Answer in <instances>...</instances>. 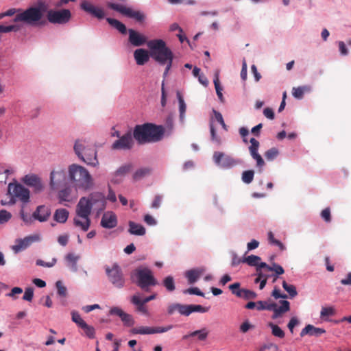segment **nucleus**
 <instances>
[{
    "label": "nucleus",
    "mask_w": 351,
    "mask_h": 351,
    "mask_svg": "<svg viewBox=\"0 0 351 351\" xmlns=\"http://www.w3.org/2000/svg\"><path fill=\"white\" fill-rule=\"evenodd\" d=\"M19 29V27L16 25H0V32L1 33H7L10 32H16Z\"/></svg>",
    "instance_id": "bf43d9fd"
},
{
    "label": "nucleus",
    "mask_w": 351,
    "mask_h": 351,
    "mask_svg": "<svg viewBox=\"0 0 351 351\" xmlns=\"http://www.w3.org/2000/svg\"><path fill=\"white\" fill-rule=\"evenodd\" d=\"M22 182L25 184L32 187L36 193H39L44 189L40 178L35 174H27L22 179Z\"/></svg>",
    "instance_id": "a211bd4d"
},
{
    "label": "nucleus",
    "mask_w": 351,
    "mask_h": 351,
    "mask_svg": "<svg viewBox=\"0 0 351 351\" xmlns=\"http://www.w3.org/2000/svg\"><path fill=\"white\" fill-rule=\"evenodd\" d=\"M56 286L57 288V293L58 295L60 297L65 298L67 295V289L66 287L63 285L62 282L60 280H58L56 283Z\"/></svg>",
    "instance_id": "3c124183"
},
{
    "label": "nucleus",
    "mask_w": 351,
    "mask_h": 351,
    "mask_svg": "<svg viewBox=\"0 0 351 351\" xmlns=\"http://www.w3.org/2000/svg\"><path fill=\"white\" fill-rule=\"evenodd\" d=\"M69 176L73 186L80 189L88 190L93 186V180L86 169L76 164L69 167Z\"/></svg>",
    "instance_id": "7ed1b4c3"
},
{
    "label": "nucleus",
    "mask_w": 351,
    "mask_h": 351,
    "mask_svg": "<svg viewBox=\"0 0 351 351\" xmlns=\"http://www.w3.org/2000/svg\"><path fill=\"white\" fill-rule=\"evenodd\" d=\"M43 14L39 8L30 7L21 13L16 14L14 22L23 21L27 24H34L42 18Z\"/></svg>",
    "instance_id": "1a4fd4ad"
},
{
    "label": "nucleus",
    "mask_w": 351,
    "mask_h": 351,
    "mask_svg": "<svg viewBox=\"0 0 351 351\" xmlns=\"http://www.w3.org/2000/svg\"><path fill=\"white\" fill-rule=\"evenodd\" d=\"M335 313V311L332 307H322L320 313L322 318H324L328 316H332Z\"/></svg>",
    "instance_id": "052dcab7"
},
{
    "label": "nucleus",
    "mask_w": 351,
    "mask_h": 351,
    "mask_svg": "<svg viewBox=\"0 0 351 351\" xmlns=\"http://www.w3.org/2000/svg\"><path fill=\"white\" fill-rule=\"evenodd\" d=\"M134 145L132 136L130 132H127L112 145V149H130Z\"/></svg>",
    "instance_id": "dca6fc26"
},
{
    "label": "nucleus",
    "mask_w": 351,
    "mask_h": 351,
    "mask_svg": "<svg viewBox=\"0 0 351 351\" xmlns=\"http://www.w3.org/2000/svg\"><path fill=\"white\" fill-rule=\"evenodd\" d=\"M74 151L77 156L87 165L93 167L98 165L96 150L88 145L85 141H76Z\"/></svg>",
    "instance_id": "39448f33"
},
{
    "label": "nucleus",
    "mask_w": 351,
    "mask_h": 351,
    "mask_svg": "<svg viewBox=\"0 0 351 351\" xmlns=\"http://www.w3.org/2000/svg\"><path fill=\"white\" fill-rule=\"evenodd\" d=\"M34 297V289L32 287H27L25 290L23 299L24 300L31 302Z\"/></svg>",
    "instance_id": "69168bd1"
},
{
    "label": "nucleus",
    "mask_w": 351,
    "mask_h": 351,
    "mask_svg": "<svg viewBox=\"0 0 351 351\" xmlns=\"http://www.w3.org/2000/svg\"><path fill=\"white\" fill-rule=\"evenodd\" d=\"M265 271H267L265 268L263 267H261V264L258 266L257 268H256V274L255 275L256 276H259V278H261L262 280H267V279L270 277V275L267 274L266 272Z\"/></svg>",
    "instance_id": "4d7b16f0"
},
{
    "label": "nucleus",
    "mask_w": 351,
    "mask_h": 351,
    "mask_svg": "<svg viewBox=\"0 0 351 351\" xmlns=\"http://www.w3.org/2000/svg\"><path fill=\"white\" fill-rule=\"evenodd\" d=\"M71 319L72 321L75 322L80 328H81L86 323V322L84 321L81 317L79 313L75 311H71Z\"/></svg>",
    "instance_id": "603ef678"
},
{
    "label": "nucleus",
    "mask_w": 351,
    "mask_h": 351,
    "mask_svg": "<svg viewBox=\"0 0 351 351\" xmlns=\"http://www.w3.org/2000/svg\"><path fill=\"white\" fill-rule=\"evenodd\" d=\"M280 306H278L276 303L272 302L274 307L270 311L274 312L271 318L276 319L282 316V314L290 310V303L287 300H280Z\"/></svg>",
    "instance_id": "aec40b11"
},
{
    "label": "nucleus",
    "mask_w": 351,
    "mask_h": 351,
    "mask_svg": "<svg viewBox=\"0 0 351 351\" xmlns=\"http://www.w3.org/2000/svg\"><path fill=\"white\" fill-rule=\"evenodd\" d=\"M65 259L68 263V266L71 269V270L73 271H77V262L80 259V256L75 255L73 253H69L66 254Z\"/></svg>",
    "instance_id": "473e14b6"
},
{
    "label": "nucleus",
    "mask_w": 351,
    "mask_h": 351,
    "mask_svg": "<svg viewBox=\"0 0 351 351\" xmlns=\"http://www.w3.org/2000/svg\"><path fill=\"white\" fill-rule=\"evenodd\" d=\"M268 326L271 328V333L274 336L281 339L285 337V332L278 325L269 322L268 323Z\"/></svg>",
    "instance_id": "58836bf2"
},
{
    "label": "nucleus",
    "mask_w": 351,
    "mask_h": 351,
    "mask_svg": "<svg viewBox=\"0 0 351 351\" xmlns=\"http://www.w3.org/2000/svg\"><path fill=\"white\" fill-rule=\"evenodd\" d=\"M251 145L249 147V151L251 156L256 161V167L259 169V171H262V168L265 166V161L262 156L258 154V148L260 143L254 138H252L250 141Z\"/></svg>",
    "instance_id": "f3484780"
},
{
    "label": "nucleus",
    "mask_w": 351,
    "mask_h": 351,
    "mask_svg": "<svg viewBox=\"0 0 351 351\" xmlns=\"http://www.w3.org/2000/svg\"><path fill=\"white\" fill-rule=\"evenodd\" d=\"M149 56L148 51L144 49H136L134 53V59L138 65H143L148 62Z\"/></svg>",
    "instance_id": "bb28decb"
},
{
    "label": "nucleus",
    "mask_w": 351,
    "mask_h": 351,
    "mask_svg": "<svg viewBox=\"0 0 351 351\" xmlns=\"http://www.w3.org/2000/svg\"><path fill=\"white\" fill-rule=\"evenodd\" d=\"M256 296L257 295L255 292L249 289H242V295L241 298H243L245 300H249L255 299Z\"/></svg>",
    "instance_id": "0e129e2a"
},
{
    "label": "nucleus",
    "mask_w": 351,
    "mask_h": 351,
    "mask_svg": "<svg viewBox=\"0 0 351 351\" xmlns=\"http://www.w3.org/2000/svg\"><path fill=\"white\" fill-rule=\"evenodd\" d=\"M90 210L86 202L84 200L79 201L75 208V216L73 219V224L82 230L87 231L90 226Z\"/></svg>",
    "instance_id": "423d86ee"
},
{
    "label": "nucleus",
    "mask_w": 351,
    "mask_h": 351,
    "mask_svg": "<svg viewBox=\"0 0 351 351\" xmlns=\"http://www.w3.org/2000/svg\"><path fill=\"white\" fill-rule=\"evenodd\" d=\"M82 200H84V202H86L90 213L92 209H95L99 213L106 208V200L105 196L99 192L92 193L88 197H81L79 201Z\"/></svg>",
    "instance_id": "6e6552de"
},
{
    "label": "nucleus",
    "mask_w": 351,
    "mask_h": 351,
    "mask_svg": "<svg viewBox=\"0 0 351 351\" xmlns=\"http://www.w3.org/2000/svg\"><path fill=\"white\" fill-rule=\"evenodd\" d=\"M162 283H163L164 287L166 288V289L169 292L173 291L176 289L174 279L171 276L166 277L163 280Z\"/></svg>",
    "instance_id": "a19ab883"
},
{
    "label": "nucleus",
    "mask_w": 351,
    "mask_h": 351,
    "mask_svg": "<svg viewBox=\"0 0 351 351\" xmlns=\"http://www.w3.org/2000/svg\"><path fill=\"white\" fill-rule=\"evenodd\" d=\"M209 310L208 307H204L199 304H186L185 316H189L193 312L206 313Z\"/></svg>",
    "instance_id": "c756f323"
},
{
    "label": "nucleus",
    "mask_w": 351,
    "mask_h": 351,
    "mask_svg": "<svg viewBox=\"0 0 351 351\" xmlns=\"http://www.w3.org/2000/svg\"><path fill=\"white\" fill-rule=\"evenodd\" d=\"M274 307V305H271V303H267L265 301H258L257 302V306L256 309L258 311H263V310H268L270 311L271 308Z\"/></svg>",
    "instance_id": "e2e57ef3"
},
{
    "label": "nucleus",
    "mask_w": 351,
    "mask_h": 351,
    "mask_svg": "<svg viewBox=\"0 0 351 351\" xmlns=\"http://www.w3.org/2000/svg\"><path fill=\"white\" fill-rule=\"evenodd\" d=\"M106 273L108 280L117 289H122L125 284V278L122 269L117 264H114L112 267H106Z\"/></svg>",
    "instance_id": "0eeeda50"
},
{
    "label": "nucleus",
    "mask_w": 351,
    "mask_h": 351,
    "mask_svg": "<svg viewBox=\"0 0 351 351\" xmlns=\"http://www.w3.org/2000/svg\"><path fill=\"white\" fill-rule=\"evenodd\" d=\"M208 335V332L206 328L190 332V335L197 337L199 341H204L207 338Z\"/></svg>",
    "instance_id": "ea45409f"
},
{
    "label": "nucleus",
    "mask_w": 351,
    "mask_h": 351,
    "mask_svg": "<svg viewBox=\"0 0 351 351\" xmlns=\"http://www.w3.org/2000/svg\"><path fill=\"white\" fill-rule=\"evenodd\" d=\"M81 8L86 12L92 14L99 19H103L105 16L104 12L101 8H97L86 1H84L81 3Z\"/></svg>",
    "instance_id": "412c9836"
},
{
    "label": "nucleus",
    "mask_w": 351,
    "mask_h": 351,
    "mask_svg": "<svg viewBox=\"0 0 351 351\" xmlns=\"http://www.w3.org/2000/svg\"><path fill=\"white\" fill-rule=\"evenodd\" d=\"M131 302L136 306V311L144 315L148 314L147 307L145 303L142 300L139 293L134 294L130 300Z\"/></svg>",
    "instance_id": "a878e982"
},
{
    "label": "nucleus",
    "mask_w": 351,
    "mask_h": 351,
    "mask_svg": "<svg viewBox=\"0 0 351 351\" xmlns=\"http://www.w3.org/2000/svg\"><path fill=\"white\" fill-rule=\"evenodd\" d=\"M130 277L132 282L145 291L158 285L152 271L147 267H137L132 271Z\"/></svg>",
    "instance_id": "20e7f679"
},
{
    "label": "nucleus",
    "mask_w": 351,
    "mask_h": 351,
    "mask_svg": "<svg viewBox=\"0 0 351 351\" xmlns=\"http://www.w3.org/2000/svg\"><path fill=\"white\" fill-rule=\"evenodd\" d=\"M268 240L270 244L278 246L280 250H284L285 249L282 242L276 239L273 232L271 231L268 233Z\"/></svg>",
    "instance_id": "5fc2aeb1"
},
{
    "label": "nucleus",
    "mask_w": 351,
    "mask_h": 351,
    "mask_svg": "<svg viewBox=\"0 0 351 351\" xmlns=\"http://www.w3.org/2000/svg\"><path fill=\"white\" fill-rule=\"evenodd\" d=\"M279 154V151L276 147H272L265 153V158L271 161L274 160Z\"/></svg>",
    "instance_id": "49530a36"
},
{
    "label": "nucleus",
    "mask_w": 351,
    "mask_h": 351,
    "mask_svg": "<svg viewBox=\"0 0 351 351\" xmlns=\"http://www.w3.org/2000/svg\"><path fill=\"white\" fill-rule=\"evenodd\" d=\"M210 130L211 140L217 143V144H220L221 139L217 135L216 130H215V127L212 123L210 124Z\"/></svg>",
    "instance_id": "338daca9"
},
{
    "label": "nucleus",
    "mask_w": 351,
    "mask_h": 351,
    "mask_svg": "<svg viewBox=\"0 0 351 351\" xmlns=\"http://www.w3.org/2000/svg\"><path fill=\"white\" fill-rule=\"evenodd\" d=\"M21 217L24 223L27 225H31L35 220L33 217V215L30 216L24 212V206L22 205L21 210L20 212Z\"/></svg>",
    "instance_id": "864d4df0"
},
{
    "label": "nucleus",
    "mask_w": 351,
    "mask_h": 351,
    "mask_svg": "<svg viewBox=\"0 0 351 351\" xmlns=\"http://www.w3.org/2000/svg\"><path fill=\"white\" fill-rule=\"evenodd\" d=\"M121 321L123 322L124 325L127 326H133L134 324V321L132 318V316L126 313H123L122 315L120 317Z\"/></svg>",
    "instance_id": "6e6d98bb"
},
{
    "label": "nucleus",
    "mask_w": 351,
    "mask_h": 351,
    "mask_svg": "<svg viewBox=\"0 0 351 351\" xmlns=\"http://www.w3.org/2000/svg\"><path fill=\"white\" fill-rule=\"evenodd\" d=\"M163 134L162 126L149 123L136 125L133 130V137L138 144L159 141L162 139Z\"/></svg>",
    "instance_id": "f03ea898"
},
{
    "label": "nucleus",
    "mask_w": 351,
    "mask_h": 351,
    "mask_svg": "<svg viewBox=\"0 0 351 351\" xmlns=\"http://www.w3.org/2000/svg\"><path fill=\"white\" fill-rule=\"evenodd\" d=\"M326 330L321 328L315 327L313 325L308 324L306 325L301 331L300 337H303L305 335L314 336V337H319L322 334H324Z\"/></svg>",
    "instance_id": "b1692460"
},
{
    "label": "nucleus",
    "mask_w": 351,
    "mask_h": 351,
    "mask_svg": "<svg viewBox=\"0 0 351 351\" xmlns=\"http://www.w3.org/2000/svg\"><path fill=\"white\" fill-rule=\"evenodd\" d=\"M47 19L50 23L64 25L71 19V12L68 9L49 10L47 13Z\"/></svg>",
    "instance_id": "9d476101"
},
{
    "label": "nucleus",
    "mask_w": 351,
    "mask_h": 351,
    "mask_svg": "<svg viewBox=\"0 0 351 351\" xmlns=\"http://www.w3.org/2000/svg\"><path fill=\"white\" fill-rule=\"evenodd\" d=\"M71 193V189L69 188H65L60 190L58 193V198L60 202H68L69 201V196Z\"/></svg>",
    "instance_id": "8fccbe9b"
},
{
    "label": "nucleus",
    "mask_w": 351,
    "mask_h": 351,
    "mask_svg": "<svg viewBox=\"0 0 351 351\" xmlns=\"http://www.w3.org/2000/svg\"><path fill=\"white\" fill-rule=\"evenodd\" d=\"M132 168V165L131 164H127L120 167L115 172L114 176L116 177L120 176L123 177L126 175L130 171Z\"/></svg>",
    "instance_id": "c03bdc74"
},
{
    "label": "nucleus",
    "mask_w": 351,
    "mask_h": 351,
    "mask_svg": "<svg viewBox=\"0 0 351 351\" xmlns=\"http://www.w3.org/2000/svg\"><path fill=\"white\" fill-rule=\"evenodd\" d=\"M213 158L215 163L223 168H231L237 165V162L232 157L226 155L223 152H214Z\"/></svg>",
    "instance_id": "2eb2a0df"
},
{
    "label": "nucleus",
    "mask_w": 351,
    "mask_h": 351,
    "mask_svg": "<svg viewBox=\"0 0 351 351\" xmlns=\"http://www.w3.org/2000/svg\"><path fill=\"white\" fill-rule=\"evenodd\" d=\"M214 84H215V88L216 90L217 95L219 100L223 102L224 101V98H223V94L221 93L223 88L220 86L219 80V77L217 75H215V77L214 79Z\"/></svg>",
    "instance_id": "09e8293b"
},
{
    "label": "nucleus",
    "mask_w": 351,
    "mask_h": 351,
    "mask_svg": "<svg viewBox=\"0 0 351 351\" xmlns=\"http://www.w3.org/2000/svg\"><path fill=\"white\" fill-rule=\"evenodd\" d=\"M107 5L109 8L117 11L128 17L134 19L138 22H143L145 18V14L140 11L133 10L130 8L119 4L108 3Z\"/></svg>",
    "instance_id": "f8f14e48"
},
{
    "label": "nucleus",
    "mask_w": 351,
    "mask_h": 351,
    "mask_svg": "<svg viewBox=\"0 0 351 351\" xmlns=\"http://www.w3.org/2000/svg\"><path fill=\"white\" fill-rule=\"evenodd\" d=\"M51 215V209L45 206L40 205L37 206L33 213V217L35 220L40 222L47 221Z\"/></svg>",
    "instance_id": "6ab92c4d"
},
{
    "label": "nucleus",
    "mask_w": 351,
    "mask_h": 351,
    "mask_svg": "<svg viewBox=\"0 0 351 351\" xmlns=\"http://www.w3.org/2000/svg\"><path fill=\"white\" fill-rule=\"evenodd\" d=\"M254 328V326L252 325L248 320L243 322L240 326V331L242 333H246L249 330Z\"/></svg>",
    "instance_id": "774afa93"
},
{
    "label": "nucleus",
    "mask_w": 351,
    "mask_h": 351,
    "mask_svg": "<svg viewBox=\"0 0 351 351\" xmlns=\"http://www.w3.org/2000/svg\"><path fill=\"white\" fill-rule=\"evenodd\" d=\"M106 21L110 25L116 28L121 34H126L127 29L125 25L123 23H121L119 21L112 18H107Z\"/></svg>",
    "instance_id": "72a5a7b5"
},
{
    "label": "nucleus",
    "mask_w": 351,
    "mask_h": 351,
    "mask_svg": "<svg viewBox=\"0 0 351 351\" xmlns=\"http://www.w3.org/2000/svg\"><path fill=\"white\" fill-rule=\"evenodd\" d=\"M173 325H168L165 327L138 326L132 328L130 330V332L133 335H151L156 333H162L170 330L173 328Z\"/></svg>",
    "instance_id": "ddd939ff"
},
{
    "label": "nucleus",
    "mask_w": 351,
    "mask_h": 351,
    "mask_svg": "<svg viewBox=\"0 0 351 351\" xmlns=\"http://www.w3.org/2000/svg\"><path fill=\"white\" fill-rule=\"evenodd\" d=\"M151 173V169L148 167L141 168L135 171L133 175V178L135 180H141V178L149 175Z\"/></svg>",
    "instance_id": "4c0bfd02"
},
{
    "label": "nucleus",
    "mask_w": 351,
    "mask_h": 351,
    "mask_svg": "<svg viewBox=\"0 0 351 351\" xmlns=\"http://www.w3.org/2000/svg\"><path fill=\"white\" fill-rule=\"evenodd\" d=\"M254 171L253 170L245 171L242 173V181L245 184H250L253 181Z\"/></svg>",
    "instance_id": "de8ad7c7"
},
{
    "label": "nucleus",
    "mask_w": 351,
    "mask_h": 351,
    "mask_svg": "<svg viewBox=\"0 0 351 351\" xmlns=\"http://www.w3.org/2000/svg\"><path fill=\"white\" fill-rule=\"evenodd\" d=\"M69 211L65 208L57 209L53 215V219L58 223H64L69 217Z\"/></svg>",
    "instance_id": "7c9ffc66"
},
{
    "label": "nucleus",
    "mask_w": 351,
    "mask_h": 351,
    "mask_svg": "<svg viewBox=\"0 0 351 351\" xmlns=\"http://www.w3.org/2000/svg\"><path fill=\"white\" fill-rule=\"evenodd\" d=\"M38 239V236H29L25 237L23 239H19L17 241V244L12 247V249L14 252H18L22 250L27 248L34 241H36Z\"/></svg>",
    "instance_id": "393cba45"
},
{
    "label": "nucleus",
    "mask_w": 351,
    "mask_h": 351,
    "mask_svg": "<svg viewBox=\"0 0 351 351\" xmlns=\"http://www.w3.org/2000/svg\"><path fill=\"white\" fill-rule=\"evenodd\" d=\"M150 56L161 65H166L164 77H166L172 66L173 53L162 39L150 40L147 43Z\"/></svg>",
    "instance_id": "f257e3e1"
},
{
    "label": "nucleus",
    "mask_w": 351,
    "mask_h": 351,
    "mask_svg": "<svg viewBox=\"0 0 351 351\" xmlns=\"http://www.w3.org/2000/svg\"><path fill=\"white\" fill-rule=\"evenodd\" d=\"M205 272V268H197L189 270L186 273V277L188 279L189 284H193L197 279Z\"/></svg>",
    "instance_id": "cd10ccee"
},
{
    "label": "nucleus",
    "mask_w": 351,
    "mask_h": 351,
    "mask_svg": "<svg viewBox=\"0 0 351 351\" xmlns=\"http://www.w3.org/2000/svg\"><path fill=\"white\" fill-rule=\"evenodd\" d=\"M128 33L129 41L134 46H142L145 43L147 44L148 42L147 41V38L145 36L132 29H129Z\"/></svg>",
    "instance_id": "5701e85b"
},
{
    "label": "nucleus",
    "mask_w": 351,
    "mask_h": 351,
    "mask_svg": "<svg viewBox=\"0 0 351 351\" xmlns=\"http://www.w3.org/2000/svg\"><path fill=\"white\" fill-rule=\"evenodd\" d=\"M129 230L128 232L131 234L143 236L145 234V228L141 224L136 223L134 221H129Z\"/></svg>",
    "instance_id": "c85d7f7f"
},
{
    "label": "nucleus",
    "mask_w": 351,
    "mask_h": 351,
    "mask_svg": "<svg viewBox=\"0 0 351 351\" xmlns=\"http://www.w3.org/2000/svg\"><path fill=\"white\" fill-rule=\"evenodd\" d=\"M308 91H310V87L308 86L293 87L292 89V95L295 98L301 99L304 93Z\"/></svg>",
    "instance_id": "f704fd0d"
},
{
    "label": "nucleus",
    "mask_w": 351,
    "mask_h": 351,
    "mask_svg": "<svg viewBox=\"0 0 351 351\" xmlns=\"http://www.w3.org/2000/svg\"><path fill=\"white\" fill-rule=\"evenodd\" d=\"M186 304H172L168 306L167 313L172 315L175 311H178L181 315H185Z\"/></svg>",
    "instance_id": "c9c22d12"
},
{
    "label": "nucleus",
    "mask_w": 351,
    "mask_h": 351,
    "mask_svg": "<svg viewBox=\"0 0 351 351\" xmlns=\"http://www.w3.org/2000/svg\"><path fill=\"white\" fill-rule=\"evenodd\" d=\"M66 172L64 169L53 170L50 174V186L55 190L66 184Z\"/></svg>",
    "instance_id": "4468645a"
},
{
    "label": "nucleus",
    "mask_w": 351,
    "mask_h": 351,
    "mask_svg": "<svg viewBox=\"0 0 351 351\" xmlns=\"http://www.w3.org/2000/svg\"><path fill=\"white\" fill-rule=\"evenodd\" d=\"M12 217V215L10 213L5 210H0V223H5L8 222Z\"/></svg>",
    "instance_id": "680f3d73"
},
{
    "label": "nucleus",
    "mask_w": 351,
    "mask_h": 351,
    "mask_svg": "<svg viewBox=\"0 0 351 351\" xmlns=\"http://www.w3.org/2000/svg\"><path fill=\"white\" fill-rule=\"evenodd\" d=\"M284 289L289 294L291 298L295 297L298 295L296 288L294 285H289L286 281H283L282 283Z\"/></svg>",
    "instance_id": "a18cd8bd"
},
{
    "label": "nucleus",
    "mask_w": 351,
    "mask_h": 351,
    "mask_svg": "<svg viewBox=\"0 0 351 351\" xmlns=\"http://www.w3.org/2000/svg\"><path fill=\"white\" fill-rule=\"evenodd\" d=\"M261 267H263L267 271H274L276 275H282L285 273V270L282 266L275 263H272V265H268L265 263H261Z\"/></svg>",
    "instance_id": "2f4dec72"
},
{
    "label": "nucleus",
    "mask_w": 351,
    "mask_h": 351,
    "mask_svg": "<svg viewBox=\"0 0 351 351\" xmlns=\"http://www.w3.org/2000/svg\"><path fill=\"white\" fill-rule=\"evenodd\" d=\"M178 99L179 102L180 119L181 121H183L184 118V113L186 109V106L182 97L179 93H178Z\"/></svg>",
    "instance_id": "37998d69"
},
{
    "label": "nucleus",
    "mask_w": 351,
    "mask_h": 351,
    "mask_svg": "<svg viewBox=\"0 0 351 351\" xmlns=\"http://www.w3.org/2000/svg\"><path fill=\"white\" fill-rule=\"evenodd\" d=\"M117 225L116 215L111 211L105 213L101 220V226L105 228H113Z\"/></svg>",
    "instance_id": "4be33fe9"
},
{
    "label": "nucleus",
    "mask_w": 351,
    "mask_h": 351,
    "mask_svg": "<svg viewBox=\"0 0 351 351\" xmlns=\"http://www.w3.org/2000/svg\"><path fill=\"white\" fill-rule=\"evenodd\" d=\"M261 257L256 256V255H250L247 257H245L243 258V263H247L248 265L252 267H256V268L258 267V266L260 265L261 262Z\"/></svg>",
    "instance_id": "e433bc0d"
},
{
    "label": "nucleus",
    "mask_w": 351,
    "mask_h": 351,
    "mask_svg": "<svg viewBox=\"0 0 351 351\" xmlns=\"http://www.w3.org/2000/svg\"><path fill=\"white\" fill-rule=\"evenodd\" d=\"M240 283L235 282L229 286V289L232 291V294L237 295L239 298H241L242 295V289H240Z\"/></svg>",
    "instance_id": "13d9d810"
},
{
    "label": "nucleus",
    "mask_w": 351,
    "mask_h": 351,
    "mask_svg": "<svg viewBox=\"0 0 351 351\" xmlns=\"http://www.w3.org/2000/svg\"><path fill=\"white\" fill-rule=\"evenodd\" d=\"M8 193L21 201L23 206L29 202L30 192L29 189L21 184L10 183Z\"/></svg>",
    "instance_id": "9b49d317"
},
{
    "label": "nucleus",
    "mask_w": 351,
    "mask_h": 351,
    "mask_svg": "<svg viewBox=\"0 0 351 351\" xmlns=\"http://www.w3.org/2000/svg\"><path fill=\"white\" fill-rule=\"evenodd\" d=\"M81 328L84 330V335L89 339H94L95 337V330L93 326H90L85 323Z\"/></svg>",
    "instance_id": "79ce46f5"
}]
</instances>
